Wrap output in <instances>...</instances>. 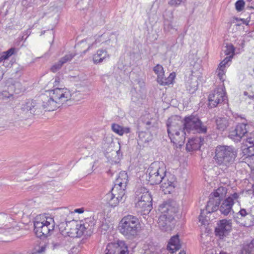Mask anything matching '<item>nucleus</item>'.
Wrapping results in <instances>:
<instances>
[{
	"mask_svg": "<svg viewBox=\"0 0 254 254\" xmlns=\"http://www.w3.org/2000/svg\"><path fill=\"white\" fill-rule=\"evenodd\" d=\"M158 209L161 214L158 220L159 227L164 232L171 231L174 216L179 210L177 202L172 199H167L159 205Z\"/></svg>",
	"mask_w": 254,
	"mask_h": 254,
	"instance_id": "obj_1",
	"label": "nucleus"
},
{
	"mask_svg": "<svg viewBox=\"0 0 254 254\" xmlns=\"http://www.w3.org/2000/svg\"><path fill=\"white\" fill-rule=\"evenodd\" d=\"M49 95L42 96V107L46 111L56 110L61 105L70 100L71 94L65 88H56L48 92Z\"/></svg>",
	"mask_w": 254,
	"mask_h": 254,
	"instance_id": "obj_2",
	"label": "nucleus"
},
{
	"mask_svg": "<svg viewBox=\"0 0 254 254\" xmlns=\"http://www.w3.org/2000/svg\"><path fill=\"white\" fill-rule=\"evenodd\" d=\"M215 153L214 159L216 164L224 169L233 165L238 154L237 150L232 145H218Z\"/></svg>",
	"mask_w": 254,
	"mask_h": 254,
	"instance_id": "obj_3",
	"label": "nucleus"
},
{
	"mask_svg": "<svg viewBox=\"0 0 254 254\" xmlns=\"http://www.w3.org/2000/svg\"><path fill=\"white\" fill-rule=\"evenodd\" d=\"M140 228L139 219L131 215L124 217L119 223L120 232L128 239L135 238L138 235Z\"/></svg>",
	"mask_w": 254,
	"mask_h": 254,
	"instance_id": "obj_4",
	"label": "nucleus"
},
{
	"mask_svg": "<svg viewBox=\"0 0 254 254\" xmlns=\"http://www.w3.org/2000/svg\"><path fill=\"white\" fill-rule=\"evenodd\" d=\"M183 128L188 133L191 131L199 133H206L207 131L206 127L203 125L199 118L192 114L184 118Z\"/></svg>",
	"mask_w": 254,
	"mask_h": 254,
	"instance_id": "obj_5",
	"label": "nucleus"
},
{
	"mask_svg": "<svg viewBox=\"0 0 254 254\" xmlns=\"http://www.w3.org/2000/svg\"><path fill=\"white\" fill-rule=\"evenodd\" d=\"M55 223L53 218H48L43 222L35 221L34 231L36 236L40 239L47 237L54 230Z\"/></svg>",
	"mask_w": 254,
	"mask_h": 254,
	"instance_id": "obj_6",
	"label": "nucleus"
},
{
	"mask_svg": "<svg viewBox=\"0 0 254 254\" xmlns=\"http://www.w3.org/2000/svg\"><path fill=\"white\" fill-rule=\"evenodd\" d=\"M166 170L161 167L158 162L151 164L146 171V179L152 185L159 184L162 181V176H164Z\"/></svg>",
	"mask_w": 254,
	"mask_h": 254,
	"instance_id": "obj_7",
	"label": "nucleus"
},
{
	"mask_svg": "<svg viewBox=\"0 0 254 254\" xmlns=\"http://www.w3.org/2000/svg\"><path fill=\"white\" fill-rule=\"evenodd\" d=\"M227 190L224 187H219L214 192L211 193L209 200L205 207L206 211L208 213L217 211L218 209L221 201L226 193Z\"/></svg>",
	"mask_w": 254,
	"mask_h": 254,
	"instance_id": "obj_8",
	"label": "nucleus"
},
{
	"mask_svg": "<svg viewBox=\"0 0 254 254\" xmlns=\"http://www.w3.org/2000/svg\"><path fill=\"white\" fill-rule=\"evenodd\" d=\"M39 106L35 101L28 100L21 104L19 109V113L22 118L25 119L33 115H39L42 112Z\"/></svg>",
	"mask_w": 254,
	"mask_h": 254,
	"instance_id": "obj_9",
	"label": "nucleus"
},
{
	"mask_svg": "<svg viewBox=\"0 0 254 254\" xmlns=\"http://www.w3.org/2000/svg\"><path fill=\"white\" fill-rule=\"evenodd\" d=\"M95 222L93 218H87L85 219L84 222H80L79 224L76 225V237H80L82 235L90 236L94 230Z\"/></svg>",
	"mask_w": 254,
	"mask_h": 254,
	"instance_id": "obj_10",
	"label": "nucleus"
},
{
	"mask_svg": "<svg viewBox=\"0 0 254 254\" xmlns=\"http://www.w3.org/2000/svg\"><path fill=\"white\" fill-rule=\"evenodd\" d=\"M105 254H129L127 244L124 241L109 243L105 251Z\"/></svg>",
	"mask_w": 254,
	"mask_h": 254,
	"instance_id": "obj_11",
	"label": "nucleus"
},
{
	"mask_svg": "<svg viewBox=\"0 0 254 254\" xmlns=\"http://www.w3.org/2000/svg\"><path fill=\"white\" fill-rule=\"evenodd\" d=\"M162 181L160 182V187L164 194H170L173 191L176 186L175 176L170 173H164L162 176Z\"/></svg>",
	"mask_w": 254,
	"mask_h": 254,
	"instance_id": "obj_12",
	"label": "nucleus"
},
{
	"mask_svg": "<svg viewBox=\"0 0 254 254\" xmlns=\"http://www.w3.org/2000/svg\"><path fill=\"white\" fill-rule=\"evenodd\" d=\"M227 97L221 89L214 90L208 96V107L210 108L216 107L219 103L225 102Z\"/></svg>",
	"mask_w": 254,
	"mask_h": 254,
	"instance_id": "obj_13",
	"label": "nucleus"
},
{
	"mask_svg": "<svg viewBox=\"0 0 254 254\" xmlns=\"http://www.w3.org/2000/svg\"><path fill=\"white\" fill-rule=\"evenodd\" d=\"M249 127L250 126L247 124H239L230 132L229 137L235 141H240L243 136L248 135Z\"/></svg>",
	"mask_w": 254,
	"mask_h": 254,
	"instance_id": "obj_14",
	"label": "nucleus"
},
{
	"mask_svg": "<svg viewBox=\"0 0 254 254\" xmlns=\"http://www.w3.org/2000/svg\"><path fill=\"white\" fill-rule=\"evenodd\" d=\"M217 224V227L215 229V234L220 239H223L228 235L232 230V225L230 220L223 219L220 220Z\"/></svg>",
	"mask_w": 254,
	"mask_h": 254,
	"instance_id": "obj_15",
	"label": "nucleus"
},
{
	"mask_svg": "<svg viewBox=\"0 0 254 254\" xmlns=\"http://www.w3.org/2000/svg\"><path fill=\"white\" fill-rule=\"evenodd\" d=\"M167 132H175V131H181L185 130L184 128V119L179 116H175L169 118L167 123Z\"/></svg>",
	"mask_w": 254,
	"mask_h": 254,
	"instance_id": "obj_16",
	"label": "nucleus"
},
{
	"mask_svg": "<svg viewBox=\"0 0 254 254\" xmlns=\"http://www.w3.org/2000/svg\"><path fill=\"white\" fill-rule=\"evenodd\" d=\"M168 136L171 142L177 148H181L184 144L186 139V131L184 130L168 132Z\"/></svg>",
	"mask_w": 254,
	"mask_h": 254,
	"instance_id": "obj_17",
	"label": "nucleus"
},
{
	"mask_svg": "<svg viewBox=\"0 0 254 254\" xmlns=\"http://www.w3.org/2000/svg\"><path fill=\"white\" fill-rule=\"evenodd\" d=\"M128 182V175L125 172L119 173L118 178L116 180L114 187L112 188L113 191H120L122 193L125 192Z\"/></svg>",
	"mask_w": 254,
	"mask_h": 254,
	"instance_id": "obj_18",
	"label": "nucleus"
},
{
	"mask_svg": "<svg viewBox=\"0 0 254 254\" xmlns=\"http://www.w3.org/2000/svg\"><path fill=\"white\" fill-rule=\"evenodd\" d=\"M135 195L138 200L144 201L146 203H152L151 192L145 187H140L137 189Z\"/></svg>",
	"mask_w": 254,
	"mask_h": 254,
	"instance_id": "obj_19",
	"label": "nucleus"
},
{
	"mask_svg": "<svg viewBox=\"0 0 254 254\" xmlns=\"http://www.w3.org/2000/svg\"><path fill=\"white\" fill-rule=\"evenodd\" d=\"M181 248L179 236L177 234L171 238L167 245V250L172 254L180 250Z\"/></svg>",
	"mask_w": 254,
	"mask_h": 254,
	"instance_id": "obj_20",
	"label": "nucleus"
},
{
	"mask_svg": "<svg viewBox=\"0 0 254 254\" xmlns=\"http://www.w3.org/2000/svg\"><path fill=\"white\" fill-rule=\"evenodd\" d=\"M14 85L10 84L5 87V89L0 92V99L2 100L11 101L13 99L14 93Z\"/></svg>",
	"mask_w": 254,
	"mask_h": 254,
	"instance_id": "obj_21",
	"label": "nucleus"
},
{
	"mask_svg": "<svg viewBox=\"0 0 254 254\" xmlns=\"http://www.w3.org/2000/svg\"><path fill=\"white\" fill-rule=\"evenodd\" d=\"M115 192L116 191H113L112 190L111 193H109L106 195L107 199H109L108 203L112 207L116 206L118 204L120 199H121L122 196L125 194V192L122 193L120 191H119L118 194L116 196V194L115 193Z\"/></svg>",
	"mask_w": 254,
	"mask_h": 254,
	"instance_id": "obj_22",
	"label": "nucleus"
},
{
	"mask_svg": "<svg viewBox=\"0 0 254 254\" xmlns=\"http://www.w3.org/2000/svg\"><path fill=\"white\" fill-rule=\"evenodd\" d=\"M135 207L138 212H141L143 215L148 214L152 209V203H146L144 201L138 200L135 203Z\"/></svg>",
	"mask_w": 254,
	"mask_h": 254,
	"instance_id": "obj_23",
	"label": "nucleus"
},
{
	"mask_svg": "<svg viewBox=\"0 0 254 254\" xmlns=\"http://www.w3.org/2000/svg\"><path fill=\"white\" fill-rule=\"evenodd\" d=\"M200 138H192L189 139L186 144V150L188 151H192L199 149L202 144Z\"/></svg>",
	"mask_w": 254,
	"mask_h": 254,
	"instance_id": "obj_24",
	"label": "nucleus"
},
{
	"mask_svg": "<svg viewBox=\"0 0 254 254\" xmlns=\"http://www.w3.org/2000/svg\"><path fill=\"white\" fill-rule=\"evenodd\" d=\"M233 205L232 199L226 198L223 200L220 206L218 207V209H219L221 214L224 216H227L232 211Z\"/></svg>",
	"mask_w": 254,
	"mask_h": 254,
	"instance_id": "obj_25",
	"label": "nucleus"
},
{
	"mask_svg": "<svg viewBox=\"0 0 254 254\" xmlns=\"http://www.w3.org/2000/svg\"><path fill=\"white\" fill-rule=\"evenodd\" d=\"M140 127H144L147 130H154L157 127V123L155 119H150L148 120L141 119V122L139 123V125L138 126Z\"/></svg>",
	"mask_w": 254,
	"mask_h": 254,
	"instance_id": "obj_26",
	"label": "nucleus"
},
{
	"mask_svg": "<svg viewBox=\"0 0 254 254\" xmlns=\"http://www.w3.org/2000/svg\"><path fill=\"white\" fill-rule=\"evenodd\" d=\"M233 218L234 220L239 224H241L243 221L246 218V217H251V214L248 213L246 210L244 208H241L240 210L236 213H234L233 211Z\"/></svg>",
	"mask_w": 254,
	"mask_h": 254,
	"instance_id": "obj_27",
	"label": "nucleus"
},
{
	"mask_svg": "<svg viewBox=\"0 0 254 254\" xmlns=\"http://www.w3.org/2000/svg\"><path fill=\"white\" fill-rule=\"evenodd\" d=\"M111 128L114 132L121 136L130 132V128L129 127H124L116 123L112 124Z\"/></svg>",
	"mask_w": 254,
	"mask_h": 254,
	"instance_id": "obj_28",
	"label": "nucleus"
},
{
	"mask_svg": "<svg viewBox=\"0 0 254 254\" xmlns=\"http://www.w3.org/2000/svg\"><path fill=\"white\" fill-rule=\"evenodd\" d=\"M107 57H109L107 52L105 50H99L93 56V63L95 64L102 63Z\"/></svg>",
	"mask_w": 254,
	"mask_h": 254,
	"instance_id": "obj_29",
	"label": "nucleus"
},
{
	"mask_svg": "<svg viewBox=\"0 0 254 254\" xmlns=\"http://www.w3.org/2000/svg\"><path fill=\"white\" fill-rule=\"evenodd\" d=\"M176 77V73L174 72L170 73L168 77L162 76L157 78V82L161 85H169L173 83V81Z\"/></svg>",
	"mask_w": 254,
	"mask_h": 254,
	"instance_id": "obj_30",
	"label": "nucleus"
},
{
	"mask_svg": "<svg viewBox=\"0 0 254 254\" xmlns=\"http://www.w3.org/2000/svg\"><path fill=\"white\" fill-rule=\"evenodd\" d=\"M138 132V141L140 143H147L152 140V135L150 132L140 130L139 127H137Z\"/></svg>",
	"mask_w": 254,
	"mask_h": 254,
	"instance_id": "obj_31",
	"label": "nucleus"
},
{
	"mask_svg": "<svg viewBox=\"0 0 254 254\" xmlns=\"http://www.w3.org/2000/svg\"><path fill=\"white\" fill-rule=\"evenodd\" d=\"M18 49L14 47H11L7 51L0 53V62L4 61L11 57L12 55L17 54Z\"/></svg>",
	"mask_w": 254,
	"mask_h": 254,
	"instance_id": "obj_32",
	"label": "nucleus"
},
{
	"mask_svg": "<svg viewBox=\"0 0 254 254\" xmlns=\"http://www.w3.org/2000/svg\"><path fill=\"white\" fill-rule=\"evenodd\" d=\"M197 80L192 78L189 79L186 83L187 89L190 93H193L197 89Z\"/></svg>",
	"mask_w": 254,
	"mask_h": 254,
	"instance_id": "obj_33",
	"label": "nucleus"
},
{
	"mask_svg": "<svg viewBox=\"0 0 254 254\" xmlns=\"http://www.w3.org/2000/svg\"><path fill=\"white\" fill-rule=\"evenodd\" d=\"M241 252L242 254H254V240L244 244Z\"/></svg>",
	"mask_w": 254,
	"mask_h": 254,
	"instance_id": "obj_34",
	"label": "nucleus"
},
{
	"mask_svg": "<svg viewBox=\"0 0 254 254\" xmlns=\"http://www.w3.org/2000/svg\"><path fill=\"white\" fill-rule=\"evenodd\" d=\"M215 123L217 128L221 131H224L228 126V121L226 118H218Z\"/></svg>",
	"mask_w": 254,
	"mask_h": 254,
	"instance_id": "obj_35",
	"label": "nucleus"
},
{
	"mask_svg": "<svg viewBox=\"0 0 254 254\" xmlns=\"http://www.w3.org/2000/svg\"><path fill=\"white\" fill-rule=\"evenodd\" d=\"M242 150L244 155L246 156V157L254 156V145L245 147Z\"/></svg>",
	"mask_w": 254,
	"mask_h": 254,
	"instance_id": "obj_36",
	"label": "nucleus"
},
{
	"mask_svg": "<svg viewBox=\"0 0 254 254\" xmlns=\"http://www.w3.org/2000/svg\"><path fill=\"white\" fill-rule=\"evenodd\" d=\"M250 218H250L249 217H246L244 220V222L241 223V225L247 227L254 225V215H253L251 214Z\"/></svg>",
	"mask_w": 254,
	"mask_h": 254,
	"instance_id": "obj_37",
	"label": "nucleus"
},
{
	"mask_svg": "<svg viewBox=\"0 0 254 254\" xmlns=\"http://www.w3.org/2000/svg\"><path fill=\"white\" fill-rule=\"evenodd\" d=\"M225 48L226 49L224 50L225 55L227 56H232L233 57L235 51L234 46L232 44H227Z\"/></svg>",
	"mask_w": 254,
	"mask_h": 254,
	"instance_id": "obj_38",
	"label": "nucleus"
},
{
	"mask_svg": "<svg viewBox=\"0 0 254 254\" xmlns=\"http://www.w3.org/2000/svg\"><path fill=\"white\" fill-rule=\"evenodd\" d=\"M153 71L156 74H157V78L162 76H164V68L163 66L159 64H157L154 67Z\"/></svg>",
	"mask_w": 254,
	"mask_h": 254,
	"instance_id": "obj_39",
	"label": "nucleus"
},
{
	"mask_svg": "<svg viewBox=\"0 0 254 254\" xmlns=\"http://www.w3.org/2000/svg\"><path fill=\"white\" fill-rule=\"evenodd\" d=\"M175 29L172 22L169 20H165L164 24V30L165 32H170L171 30Z\"/></svg>",
	"mask_w": 254,
	"mask_h": 254,
	"instance_id": "obj_40",
	"label": "nucleus"
},
{
	"mask_svg": "<svg viewBox=\"0 0 254 254\" xmlns=\"http://www.w3.org/2000/svg\"><path fill=\"white\" fill-rule=\"evenodd\" d=\"M75 56V55L73 54H67L65 55L63 58H61L60 59V61L61 62L62 64L64 65V64L71 61Z\"/></svg>",
	"mask_w": 254,
	"mask_h": 254,
	"instance_id": "obj_41",
	"label": "nucleus"
},
{
	"mask_svg": "<svg viewBox=\"0 0 254 254\" xmlns=\"http://www.w3.org/2000/svg\"><path fill=\"white\" fill-rule=\"evenodd\" d=\"M63 65V64H62L61 62L59 60L57 63H55L51 66L50 70L53 72H56L61 68Z\"/></svg>",
	"mask_w": 254,
	"mask_h": 254,
	"instance_id": "obj_42",
	"label": "nucleus"
},
{
	"mask_svg": "<svg viewBox=\"0 0 254 254\" xmlns=\"http://www.w3.org/2000/svg\"><path fill=\"white\" fill-rule=\"evenodd\" d=\"M216 73L220 80L223 81V76L225 74V68L218 66L216 70Z\"/></svg>",
	"mask_w": 254,
	"mask_h": 254,
	"instance_id": "obj_43",
	"label": "nucleus"
},
{
	"mask_svg": "<svg viewBox=\"0 0 254 254\" xmlns=\"http://www.w3.org/2000/svg\"><path fill=\"white\" fill-rule=\"evenodd\" d=\"M245 6V1L244 0H238L235 3V7L238 11H242Z\"/></svg>",
	"mask_w": 254,
	"mask_h": 254,
	"instance_id": "obj_44",
	"label": "nucleus"
},
{
	"mask_svg": "<svg viewBox=\"0 0 254 254\" xmlns=\"http://www.w3.org/2000/svg\"><path fill=\"white\" fill-rule=\"evenodd\" d=\"M233 58L232 56H227L219 64V67L220 68H225L226 65L228 64V63L231 61Z\"/></svg>",
	"mask_w": 254,
	"mask_h": 254,
	"instance_id": "obj_45",
	"label": "nucleus"
},
{
	"mask_svg": "<svg viewBox=\"0 0 254 254\" xmlns=\"http://www.w3.org/2000/svg\"><path fill=\"white\" fill-rule=\"evenodd\" d=\"M186 0H168V4L171 6H177L184 2Z\"/></svg>",
	"mask_w": 254,
	"mask_h": 254,
	"instance_id": "obj_46",
	"label": "nucleus"
},
{
	"mask_svg": "<svg viewBox=\"0 0 254 254\" xmlns=\"http://www.w3.org/2000/svg\"><path fill=\"white\" fill-rule=\"evenodd\" d=\"M63 78L60 77V75H56L55 78V81L54 83V86L56 88H59L61 82L62 81Z\"/></svg>",
	"mask_w": 254,
	"mask_h": 254,
	"instance_id": "obj_47",
	"label": "nucleus"
},
{
	"mask_svg": "<svg viewBox=\"0 0 254 254\" xmlns=\"http://www.w3.org/2000/svg\"><path fill=\"white\" fill-rule=\"evenodd\" d=\"M47 244H44L43 246H40L39 249L36 250V254H43L46 251Z\"/></svg>",
	"mask_w": 254,
	"mask_h": 254,
	"instance_id": "obj_48",
	"label": "nucleus"
},
{
	"mask_svg": "<svg viewBox=\"0 0 254 254\" xmlns=\"http://www.w3.org/2000/svg\"><path fill=\"white\" fill-rule=\"evenodd\" d=\"M239 195L238 193L235 192L233 194H231L230 196H229L227 198H230L232 199V204H234V200H236L239 198Z\"/></svg>",
	"mask_w": 254,
	"mask_h": 254,
	"instance_id": "obj_49",
	"label": "nucleus"
},
{
	"mask_svg": "<svg viewBox=\"0 0 254 254\" xmlns=\"http://www.w3.org/2000/svg\"><path fill=\"white\" fill-rule=\"evenodd\" d=\"M204 211V210L201 209V212H200V215L199 216V221L200 222H201V223L203 225H205V219L204 217L203 216V213Z\"/></svg>",
	"mask_w": 254,
	"mask_h": 254,
	"instance_id": "obj_50",
	"label": "nucleus"
},
{
	"mask_svg": "<svg viewBox=\"0 0 254 254\" xmlns=\"http://www.w3.org/2000/svg\"><path fill=\"white\" fill-rule=\"evenodd\" d=\"M52 250L58 249L61 245L60 242L53 241L51 243Z\"/></svg>",
	"mask_w": 254,
	"mask_h": 254,
	"instance_id": "obj_51",
	"label": "nucleus"
},
{
	"mask_svg": "<svg viewBox=\"0 0 254 254\" xmlns=\"http://www.w3.org/2000/svg\"><path fill=\"white\" fill-rule=\"evenodd\" d=\"M247 141L251 145H254V137L251 136L248 137L247 139Z\"/></svg>",
	"mask_w": 254,
	"mask_h": 254,
	"instance_id": "obj_52",
	"label": "nucleus"
},
{
	"mask_svg": "<svg viewBox=\"0 0 254 254\" xmlns=\"http://www.w3.org/2000/svg\"><path fill=\"white\" fill-rule=\"evenodd\" d=\"M84 209L83 208H80L75 209L74 210V212L81 214V213H82L84 212Z\"/></svg>",
	"mask_w": 254,
	"mask_h": 254,
	"instance_id": "obj_53",
	"label": "nucleus"
},
{
	"mask_svg": "<svg viewBox=\"0 0 254 254\" xmlns=\"http://www.w3.org/2000/svg\"><path fill=\"white\" fill-rule=\"evenodd\" d=\"M100 41L98 39L95 40V41L90 46H89L87 50L90 49L94 45L96 44L97 42H99Z\"/></svg>",
	"mask_w": 254,
	"mask_h": 254,
	"instance_id": "obj_54",
	"label": "nucleus"
},
{
	"mask_svg": "<svg viewBox=\"0 0 254 254\" xmlns=\"http://www.w3.org/2000/svg\"><path fill=\"white\" fill-rule=\"evenodd\" d=\"M240 20L242 21L243 23L246 25H248L250 20H248L247 19H240Z\"/></svg>",
	"mask_w": 254,
	"mask_h": 254,
	"instance_id": "obj_55",
	"label": "nucleus"
},
{
	"mask_svg": "<svg viewBox=\"0 0 254 254\" xmlns=\"http://www.w3.org/2000/svg\"><path fill=\"white\" fill-rule=\"evenodd\" d=\"M185 33H181L180 34H179V36H178V39H181V40L182 41H183L184 40V36H185Z\"/></svg>",
	"mask_w": 254,
	"mask_h": 254,
	"instance_id": "obj_56",
	"label": "nucleus"
},
{
	"mask_svg": "<svg viewBox=\"0 0 254 254\" xmlns=\"http://www.w3.org/2000/svg\"><path fill=\"white\" fill-rule=\"evenodd\" d=\"M3 73L0 70V81L3 78Z\"/></svg>",
	"mask_w": 254,
	"mask_h": 254,
	"instance_id": "obj_57",
	"label": "nucleus"
},
{
	"mask_svg": "<svg viewBox=\"0 0 254 254\" xmlns=\"http://www.w3.org/2000/svg\"><path fill=\"white\" fill-rule=\"evenodd\" d=\"M179 254H186V252L184 251H181Z\"/></svg>",
	"mask_w": 254,
	"mask_h": 254,
	"instance_id": "obj_58",
	"label": "nucleus"
},
{
	"mask_svg": "<svg viewBox=\"0 0 254 254\" xmlns=\"http://www.w3.org/2000/svg\"><path fill=\"white\" fill-rule=\"evenodd\" d=\"M249 98L250 99H254V95L253 96H249Z\"/></svg>",
	"mask_w": 254,
	"mask_h": 254,
	"instance_id": "obj_59",
	"label": "nucleus"
},
{
	"mask_svg": "<svg viewBox=\"0 0 254 254\" xmlns=\"http://www.w3.org/2000/svg\"><path fill=\"white\" fill-rule=\"evenodd\" d=\"M120 152V149H119V150L117 151H116V153H117V154H119Z\"/></svg>",
	"mask_w": 254,
	"mask_h": 254,
	"instance_id": "obj_60",
	"label": "nucleus"
},
{
	"mask_svg": "<svg viewBox=\"0 0 254 254\" xmlns=\"http://www.w3.org/2000/svg\"><path fill=\"white\" fill-rule=\"evenodd\" d=\"M244 94L245 95H248V92L247 91H245L244 93Z\"/></svg>",
	"mask_w": 254,
	"mask_h": 254,
	"instance_id": "obj_61",
	"label": "nucleus"
},
{
	"mask_svg": "<svg viewBox=\"0 0 254 254\" xmlns=\"http://www.w3.org/2000/svg\"><path fill=\"white\" fill-rule=\"evenodd\" d=\"M45 32V31H42V32H41V35L44 34Z\"/></svg>",
	"mask_w": 254,
	"mask_h": 254,
	"instance_id": "obj_62",
	"label": "nucleus"
},
{
	"mask_svg": "<svg viewBox=\"0 0 254 254\" xmlns=\"http://www.w3.org/2000/svg\"><path fill=\"white\" fill-rule=\"evenodd\" d=\"M158 253L157 252H156L155 253H154V252L152 253H150L149 254H157Z\"/></svg>",
	"mask_w": 254,
	"mask_h": 254,
	"instance_id": "obj_63",
	"label": "nucleus"
},
{
	"mask_svg": "<svg viewBox=\"0 0 254 254\" xmlns=\"http://www.w3.org/2000/svg\"><path fill=\"white\" fill-rule=\"evenodd\" d=\"M3 216L4 217H7L6 215L5 214H3Z\"/></svg>",
	"mask_w": 254,
	"mask_h": 254,
	"instance_id": "obj_64",
	"label": "nucleus"
}]
</instances>
